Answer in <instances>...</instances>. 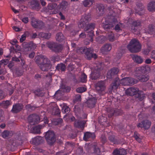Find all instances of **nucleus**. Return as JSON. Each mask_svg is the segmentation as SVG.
<instances>
[{
    "label": "nucleus",
    "mask_w": 155,
    "mask_h": 155,
    "mask_svg": "<svg viewBox=\"0 0 155 155\" xmlns=\"http://www.w3.org/2000/svg\"><path fill=\"white\" fill-rule=\"evenodd\" d=\"M108 15L107 16V18L105 21V23L102 24V27L105 30H108L114 28L116 24V17L115 16V13L113 9L110 8H108Z\"/></svg>",
    "instance_id": "obj_2"
},
{
    "label": "nucleus",
    "mask_w": 155,
    "mask_h": 155,
    "mask_svg": "<svg viewBox=\"0 0 155 155\" xmlns=\"http://www.w3.org/2000/svg\"><path fill=\"white\" fill-rule=\"evenodd\" d=\"M107 39L110 41H113L115 40L114 34L112 32L109 33L107 35Z\"/></svg>",
    "instance_id": "obj_45"
},
{
    "label": "nucleus",
    "mask_w": 155,
    "mask_h": 155,
    "mask_svg": "<svg viewBox=\"0 0 155 155\" xmlns=\"http://www.w3.org/2000/svg\"><path fill=\"white\" fill-rule=\"evenodd\" d=\"M103 64L101 62H98L96 64L93 72L91 74L92 80H96L100 76V71L102 70Z\"/></svg>",
    "instance_id": "obj_7"
},
{
    "label": "nucleus",
    "mask_w": 155,
    "mask_h": 155,
    "mask_svg": "<svg viewBox=\"0 0 155 155\" xmlns=\"http://www.w3.org/2000/svg\"><path fill=\"white\" fill-rule=\"evenodd\" d=\"M147 9L150 12L155 11V2L152 1L150 2L148 5Z\"/></svg>",
    "instance_id": "obj_28"
},
{
    "label": "nucleus",
    "mask_w": 155,
    "mask_h": 155,
    "mask_svg": "<svg viewBox=\"0 0 155 155\" xmlns=\"http://www.w3.org/2000/svg\"><path fill=\"white\" fill-rule=\"evenodd\" d=\"M108 138L109 140L111 142H114L115 141V137L114 135H110L109 136Z\"/></svg>",
    "instance_id": "obj_61"
},
{
    "label": "nucleus",
    "mask_w": 155,
    "mask_h": 155,
    "mask_svg": "<svg viewBox=\"0 0 155 155\" xmlns=\"http://www.w3.org/2000/svg\"><path fill=\"white\" fill-rule=\"evenodd\" d=\"M87 121L86 120H79L77 121H75L74 123V126L77 123L78 125V126H84L86 123Z\"/></svg>",
    "instance_id": "obj_47"
},
{
    "label": "nucleus",
    "mask_w": 155,
    "mask_h": 155,
    "mask_svg": "<svg viewBox=\"0 0 155 155\" xmlns=\"http://www.w3.org/2000/svg\"><path fill=\"white\" fill-rule=\"evenodd\" d=\"M46 45L52 51L55 53L61 52L63 49V46L55 42H48Z\"/></svg>",
    "instance_id": "obj_6"
},
{
    "label": "nucleus",
    "mask_w": 155,
    "mask_h": 155,
    "mask_svg": "<svg viewBox=\"0 0 155 155\" xmlns=\"http://www.w3.org/2000/svg\"><path fill=\"white\" fill-rule=\"evenodd\" d=\"M56 69L58 70H60L61 71H64L66 69V67L64 64L61 63L58 64L56 67Z\"/></svg>",
    "instance_id": "obj_41"
},
{
    "label": "nucleus",
    "mask_w": 155,
    "mask_h": 155,
    "mask_svg": "<svg viewBox=\"0 0 155 155\" xmlns=\"http://www.w3.org/2000/svg\"><path fill=\"white\" fill-rule=\"evenodd\" d=\"M50 34L43 32H40L38 34V36L40 38H43L45 39H48L50 38Z\"/></svg>",
    "instance_id": "obj_34"
},
{
    "label": "nucleus",
    "mask_w": 155,
    "mask_h": 155,
    "mask_svg": "<svg viewBox=\"0 0 155 155\" xmlns=\"http://www.w3.org/2000/svg\"><path fill=\"white\" fill-rule=\"evenodd\" d=\"M138 91V89L136 87H131L127 89L125 91L127 95L130 96H135Z\"/></svg>",
    "instance_id": "obj_19"
},
{
    "label": "nucleus",
    "mask_w": 155,
    "mask_h": 155,
    "mask_svg": "<svg viewBox=\"0 0 155 155\" xmlns=\"http://www.w3.org/2000/svg\"><path fill=\"white\" fill-rule=\"evenodd\" d=\"M51 60L55 63L56 61H58L59 60V57L58 55H53L50 58Z\"/></svg>",
    "instance_id": "obj_54"
},
{
    "label": "nucleus",
    "mask_w": 155,
    "mask_h": 155,
    "mask_svg": "<svg viewBox=\"0 0 155 155\" xmlns=\"http://www.w3.org/2000/svg\"><path fill=\"white\" fill-rule=\"evenodd\" d=\"M92 1L93 0H85L83 2V5L84 6L86 7L89 5L90 3L92 4Z\"/></svg>",
    "instance_id": "obj_57"
},
{
    "label": "nucleus",
    "mask_w": 155,
    "mask_h": 155,
    "mask_svg": "<svg viewBox=\"0 0 155 155\" xmlns=\"http://www.w3.org/2000/svg\"><path fill=\"white\" fill-rule=\"evenodd\" d=\"M113 154L114 155H126V152L124 149L120 150L115 149L113 151Z\"/></svg>",
    "instance_id": "obj_26"
},
{
    "label": "nucleus",
    "mask_w": 155,
    "mask_h": 155,
    "mask_svg": "<svg viewBox=\"0 0 155 155\" xmlns=\"http://www.w3.org/2000/svg\"><path fill=\"white\" fill-rule=\"evenodd\" d=\"M8 62V59L6 60H2L0 61V65L1 67L2 65L5 66Z\"/></svg>",
    "instance_id": "obj_59"
},
{
    "label": "nucleus",
    "mask_w": 155,
    "mask_h": 155,
    "mask_svg": "<svg viewBox=\"0 0 155 155\" xmlns=\"http://www.w3.org/2000/svg\"><path fill=\"white\" fill-rule=\"evenodd\" d=\"M106 118L102 116H101L98 117V121L100 125H105L104 123L106 122Z\"/></svg>",
    "instance_id": "obj_37"
},
{
    "label": "nucleus",
    "mask_w": 155,
    "mask_h": 155,
    "mask_svg": "<svg viewBox=\"0 0 155 155\" xmlns=\"http://www.w3.org/2000/svg\"><path fill=\"white\" fill-rule=\"evenodd\" d=\"M148 30L151 32H153L154 31V26L152 25H150L148 26Z\"/></svg>",
    "instance_id": "obj_63"
},
{
    "label": "nucleus",
    "mask_w": 155,
    "mask_h": 155,
    "mask_svg": "<svg viewBox=\"0 0 155 155\" xmlns=\"http://www.w3.org/2000/svg\"><path fill=\"white\" fill-rule=\"evenodd\" d=\"M86 88L84 87H79L76 89V91L78 93H82L86 90Z\"/></svg>",
    "instance_id": "obj_55"
},
{
    "label": "nucleus",
    "mask_w": 155,
    "mask_h": 155,
    "mask_svg": "<svg viewBox=\"0 0 155 155\" xmlns=\"http://www.w3.org/2000/svg\"><path fill=\"white\" fill-rule=\"evenodd\" d=\"M104 6L102 4H99L97 5V9H98L99 12H103L104 9Z\"/></svg>",
    "instance_id": "obj_60"
},
{
    "label": "nucleus",
    "mask_w": 155,
    "mask_h": 155,
    "mask_svg": "<svg viewBox=\"0 0 155 155\" xmlns=\"http://www.w3.org/2000/svg\"><path fill=\"white\" fill-rule=\"evenodd\" d=\"M122 83L124 85H133L137 83V80L130 77H126L121 80Z\"/></svg>",
    "instance_id": "obj_13"
},
{
    "label": "nucleus",
    "mask_w": 155,
    "mask_h": 155,
    "mask_svg": "<svg viewBox=\"0 0 155 155\" xmlns=\"http://www.w3.org/2000/svg\"><path fill=\"white\" fill-rule=\"evenodd\" d=\"M105 40L106 38L103 36H99L96 38L97 41L100 44H102L104 43Z\"/></svg>",
    "instance_id": "obj_44"
},
{
    "label": "nucleus",
    "mask_w": 155,
    "mask_h": 155,
    "mask_svg": "<svg viewBox=\"0 0 155 155\" xmlns=\"http://www.w3.org/2000/svg\"><path fill=\"white\" fill-rule=\"evenodd\" d=\"M81 96L80 94H77L76 95L75 98V101H81Z\"/></svg>",
    "instance_id": "obj_64"
},
{
    "label": "nucleus",
    "mask_w": 155,
    "mask_h": 155,
    "mask_svg": "<svg viewBox=\"0 0 155 155\" xmlns=\"http://www.w3.org/2000/svg\"><path fill=\"white\" fill-rule=\"evenodd\" d=\"M95 26V24L94 23H89L88 22L86 27L84 28V31H92V30H93Z\"/></svg>",
    "instance_id": "obj_25"
},
{
    "label": "nucleus",
    "mask_w": 155,
    "mask_h": 155,
    "mask_svg": "<svg viewBox=\"0 0 155 155\" xmlns=\"http://www.w3.org/2000/svg\"><path fill=\"white\" fill-rule=\"evenodd\" d=\"M97 91L99 92L104 91L105 89V82L104 81H101L98 82L95 86Z\"/></svg>",
    "instance_id": "obj_16"
},
{
    "label": "nucleus",
    "mask_w": 155,
    "mask_h": 155,
    "mask_svg": "<svg viewBox=\"0 0 155 155\" xmlns=\"http://www.w3.org/2000/svg\"><path fill=\"white\" fill-rule=\"evenodd\" d=\"M141 23L140 21H133L131 24L130 26L131 31L134 34L138 35L140 32L138 29V27L140 25Z\"/></svg>",
    "instance_id": "obj_12"
},
{
    "label": "nucleus",
    "mask_w": 155,
    "mask_h": 155,
    "mask_svg": "<svg viewBox=\"0 0 155 155\" xmlns=\"http://www.w3.org/2000/svg\"><path fill=\"white\" fill-rule=\"evenodd\" d=\"M44 142L43 137L40 136H37L32 139V143L34 145H38L43 143Z\"/></svg>",
    "instance_id": "obj_20"
},
{
    "label": "nucleus",
    "mask_w": 155,
    "mask_h": 155,
    "mask_svg": "<svg viewBox=\"0 0 155 155\" xmlns=\"http://www.w3.org/2000/svg\"><path fill=\"white\" fill-rule=\"evenodd\" d=\"M88 22L87 21H85V20L83 19L82 18L79 21L78 26L80 28H85L87 25L88 24Z\"/></svg>",
    "instance_id": "obj_29"
},
{
    "label": "nucleus",
    "mask_w": 155,
    "mask_h": 155,
    "mask_svg": "<svg viewBox=\"0 0 155 155\" xmlns=\"http://www.w3.org/2000/svg\"><path fill=\"white\" fill-rule=\"evenodd\" d=\"M112 48L111 45L109 44H106L102 47L101 50V52L104 54L105 52L109 51Z\"/></svg>",
    "instance_id": "obj_24"
},
{
    "label": "nucleus",
    "mask_w": 155,
    "mask_h": 155,
    "mask_svg": "<svg viewBox=\"0 0 155 155\" xmlns=\"http://www.w3.org/2000/svg\"><path fill=\"white\" fill-rule=\"evenodd\" d=\"M83 20H85L86 21H87L88 22L91 19V15L90 13H88L87 15H86L84 17L81 18Z\"/></svg>",
    "instance_id": "obj_49"
},
{
    "label": "nucleus",
    "mask_w": 155,
    "mask_h": 155,
    "mask_svg": "<svg viewBox=\"0 0 155 155\" xmlns=\"http://www.w3.org/2000/svg\"><path fill=\"white\" fill-rule=\"evenodd\" d=\"M70 109L68 106L64 105L62 108L61 111L62 113L66 114L65 115L66 116L70 112Z\"/></svg>",
    "instance_id": "obj_39"
},
{
    "label": "nucleus",
    "mask_w": 155,
    "mask_h": 155,
    "mask_svg": "<svg viewBox=\"0 0 155 155\" xmlns=\"http://www.w3.org/2000/svg\"><path fill=\"white\" fill-rule=\"evenodd\" d=\"M140 134L136 131L134 132V137L135 139L139 143H140L141 142V139L139 137Z\"/></svg>",
    "instance_id": "obj_46"
},
{
    "label": "nucleus",
    "mask_w": 155,
    "mask_h": 155,
    "mask_svg": "<svg viewBox=\"0 0 155 155\" xmlns=\"http://www.w3.org/2000/svg\"><path fill=\"white\" fill-rule=\"evenodd\" d=\"M23 108V105L21 104L17 103L13 105L11 111L13 113H17L21 111Z\"/></svg>",
    "instance_id": "obj_18"
},
{
    "label": "nucleus",
    "mask_w": 155,
    "mask_h": 155,
    "mask_svg": "<svg viewBox=\"0 0 155 155\" xmlns=\"http://www.w3.org/2000/svg\"><path fill=\"white\" fill-rule=\"evenodd\" d=\"M94 152L95 153L97 154H99L100 153V150L97 147H94Z\"/></svg>",
    "instance_id": "obj_62"
},
{
    "label": "nucleus",
    "mask_w": 155,
    "mask_h": 155,
    "mask_svg": "<svg viewBox=\"0 0 155 155\" xmlns=\"http://www.w3.org/2000/svg\"><path fill=\"white\" fill-rule=\"evenodd\" d=\"M52 122V124L54 125H61L63 123V120L62 119L58 118L54 119Z\"/></svg>",
    "instance_id": "obj_31"
},
{
    "label": "nucleus",
    "mask_w": 155,
    "mask_h": 155,
    "mask_svg": "<svg viewBox=\"0 0 155 155\" xmlns=\"http://www.w3.org/2000/svg\"><path fill=\"white\" fill-rule=\"evenodd\" d=\"M37 107L36 106L31 105V104H28L25 107L26 110L30 111L34 110Z\"/></svg>",
    "instance_id": "obj_40"
},
{
    "label": "nucleus",
    "mask_w": 155,
    "mask_h": 155,
    "mask_svg": "<svg viewBox=\"0 0 155 155\" xmlns=\"http://www.w3.org/2000/svg\"><path fill=\"white\" fill-rule=\"evenodd\" d=\"M68 6V3L67 2L64 1H63L61 5V8L64 10L67 8Z\"/></svg>",
    "instance_id": "obj_52"
},
{
    "label": "nucleus",
    "mask_w": 155,
    "mask_h": 155,
    "mask_svg": "<svg viewBox=\"0 0 155 155\" xmlns=\"http://www.w3.org/2000/svg\"><path fill=\"white\" fill-rule=\"evenodd\" d=\"M12 133L8 131L5 130L2 133V137L5 139H7L12 136Z\"/></svg>",
    "instance_id": "obj_36"
},
{
    "label": "nucleus",
    "mask_w": 155,
    "mask_h": 155,
    "mask_svg": "<svg viewBox=\"0 0 155 155\" xmlns=\"http://www.w3.org/2000/svg\"><path fill=\"white\" fill-rule=\"evenodd\" d=\"M150 71V68L148 65L138 67L135 71V75L137 77L143 74L148 73Z\"/></svg>",
    "instance_id": "obj_9"
},
{
    "label": "nucleus",
    "mask_w": 155,
    "mask_h": 155,
    "mask_svg": "<svg viewBox=\"0 0 155 155\" xmlns=\"http://www.w3.org/2000/svg\"><path fill=\"white\" fill-rule=\"evenodd\" d=\"M127 48L131 52L136 53L140 51L141 46L138 41L134 38L131 40L127 45Z\"/></svg>",
    "instance_id": "obj_4"
},
{
    "label": "nucleus",
    "mask_w": 155,
    "mask_h": 155,
    "mask_svg": "<svg viewBox=\"0 0 155 155\" xmlns=\"http://www.w3.org/2000/svg\"><path fill=\"white\" fill-rule=\"evenodd\" d=\"M56 39L58 41L61 42L64 39L65 37L61 32H59L56 35Z\"/></svg>",
    "instance_id": "obj_33"
},
{
    "label": "nucleus",
    "mask_w": 155,
    "mask_h": 155,
    "mask_svg": "<svg viewBox=\"0 0 155 155\" xmlns=\"http://www.w3.org/2000/svg\"><path fill=\"white\" fill-rule=\"evenodd\" d=\"M139 81L144 82L147 81L149 78V77L148 75L142 74L139 76L137 77Z\"/></svg>",
    "instance_id": "obj_30"
},
{
    "label": "nucleus",
    "mask_w": 155,
    "mask_h": 155,
    "mask_svg": "<svg viewBox=\"0 0 155 155\" xmlns=\"http://www.w3.org/2000/svg\"><path fill=\"white\" fill-rule=\"evenodd\" d=\"M132 58L134 61L137 63L140 64L143 62V60L140 56H138L136 54H133Z\"/></svg>",
    "instance_id": "obj_27"
},
{
    "label": "nucleus",
    "mask_w": 155,
    "mask_h": 155,
    "mask_svg": "<svg viewBox=\"0 0 155 155\" xmlns=\"http://www.w3.org/2000/svg\"><path fill=\"white\" fill-rule=\"evenodd\" d=\"M32 26L34 28L38 29H42L44 27V23L41 21L36 20L35 19H32L31 21Z\"/></svg>",
    "instance_id": "obj_15"
},
{
    "label": "nucleus",
    "mask_w": 155,
    "mask_h": 155,
    "mask_svg": "<svg viewBox=\"0 0 155 155\" xmlns=\"http://www.w3.org/2000/svg\"><path fill=\"white\" fill-rule=\"evenodd\" d=\"M57 5V4L55 3H51L48 4V8L49 10H52L56 8Z\"/></svg>",
    "instance_id": "obj_53"
},
{
    "label": "nucleus",
    "mask_w": 155,
    "mask_h": 155,
    "mask_svg": "<svg viewBox=\"0 0 155 155\" xmlns=\"http://www.w3.org/2000/svg\"><path fill=\"white\" fill-rule=\"evenodd\" d=\"M107 114L109 117H111L113 116H117L121 115L123 114L122 110L120 108H110L107 109Z\"/></svg>",
    "instance_id": "obj_10"
},
{
    "label": "nucleus",
    "mask_w": 155,
    "mask_h": 155,
    "mask_svg": "<svg viewBox=\"0 0 155 155\" xmlns=\"http://www.w3.org/2000/svg\"><path fill=\"white\" fill-rule=\"evenodd\" d=\"M50 109L51 110L52 113H54V115L59 114H60L61 111L58 108L51 106L50 107Z\"/></svg>",
    "instance_id": "obj_35"
},
{
    "label": "nucleus",
    "mask_w": 155,
    "mask_h": 155,
    "mask_svg": "<svg viewBox=\"0 0 155 155\" xmlns=\"http://www.w3.org/2000/svg\"><path fill=\"white\" fill-rule=\"evenodd\" d=\"M27 119L28 123L31 125H35L38 124L40 120L39 116L35 114H30L28 116Z\"/></svg>",
    "instance_id": "obj_11"
},
{
    "label": "nucleus",
    "mask_w": 155,
    "mask_h": 155,
    "mask_svg": "<svg viewBox=\"0 0 155 155\" xmlns=\"http://www.w3.org/2000/svg\"><path fill=\"white\" fill-rule=\"evenodd\" d=\"M23 68L22 67H21L17 68L16 69L15 74L18 76H20L23 74Z\"/></svg>",
    "instance_id": "obj_42"
},
{
    "label": "nucleus",
    "mask_w": 155,
    "mask_h": 155,
    "mask_svg": "<svg viewBox=\"0 0 155 155\" xmlns=\"http://www.w3.org/2000/svg\"><path fill=\"white\" fill-rule=\"evenodd\" d=\"M134 97L136 100L141 101L144 99L145 96L143 91H138Z\"/></svg>",
    "instance_id": "obj_22"
},
{
    "label": "nucleus",
    "mask_w": 155,
    "mask_h": 155,
    "mask_svg": "<svg viewBox=\"0 0 155 155\" xmlns=\"http://www.w3.org/2000/svg\"><path fill=\"white\" fill-rule=\"evenodd\" d=\"M39 3L36 0H32L30 2V8L34 9H38L39 8Z\"/></svg>",
    "instance_id": "obj_23"
},
{
    "label": "nucleus",
    "mask_w": 155,
    "mask_h": 155,
    "mask_svg": "<svg viewBox=\"0 0 155 155\" xmlns=\"http://www.w3.org/2000/svg\"><path fill=\"white\" fill-rule=\"evenodd\" d=\"M95 137V136L94 133H91L90 132H87L84 133L83 137V139L84 140L87 141L90 138L93 139Z\"/></svg>",
    "instance_id": "obj_21"
},
{
    "label": "nucleus",
    "mask_w": 155,
    "mask_h": 155,
    "mask_svg": "<svg viewBox=\"0 0 155 155\" xmlns=\"http://www.w3.org/2000/svg\"><path fill=\"white\" fill-rule=\"evenodd\" d=\"M79 50L82 54H85V57L88 60H91L92 58L94 59L97 58L96 54L93 53L94 49L92 48H87L86 47H82L80 48Z\"/></svg>",
    "instance_id": "obj_5"
},
{
    "label": "nucleus",
    "mask_w": 155,
    "mask_h": 155,
    "mask_svg": "<svg viewBox=\"0 0 155 155\" xmlns=\"http://www.w3.org/2000/svg\"><path fill=\"white\" fill-rule=\"evenodd\" d=\"M10 104V102L9 101H4L0 104V105L2 107L6 108Z\"/></svg>",
    "instance_id": "obj_43"
},
{
    "label": "nucleus",
    "mask_w": 155,
    "mask_h": 155,
    "mask_svg": "<svg viewBox=\"0 0 155 155\" xmlns=\"http://www.w3.org/2000/svg\"><path fill=\"white\" fill-rule=\"evenodd\" d=\"M88 33L87 36L90 38V41L92 42L93 41V37L94 36V31H87Z\"/></svg>",
    "instance_id": "obj_51"
},
{
    "label": "nucleus",
    "mask_w": 155,
    "mask_h": 155,
    "mask_svg": "<svg viewBox=\"0 0 155 155\" xmlns=\"http://www.w3.org/2000/svg\"><path fill=\"white\" fill-rule=\"evenodd\" d=\"M125 51V50L124 48L120 49L117 55L119 58H120L122 56L123 54H124Z\"/></svg>",
    "instance_id": "obj_58"
},
{
    "label": "nucleus",
    "mask_w": 155,
    "mask_h": 155,
    "mask_svg": "<svg viewBox=\"0 0 155 155\" xmlns=\"http://www.w3.org/2000/svg\"><path fill=\"white\" fill-rule=\"evenodd\" d=\"M22 46L23 49L25 51H31L32 49H33L35 48V44L32 42H25L22 43Z\"/></svg>",
    "instance_id": "obj_14"
},
{
    "label": "nucleus",
    "mask_w": 155,
    "mask_h": 155,
    "mask_svg": "<svg viewBox=\"0 0 155 155\" xmlns=\"http://www.w3.org/2000/svg\"><path fill=\"white\" fill-rule=\"evenodd\" d=\"M34 60L40 69L43 71H48L51 67L50 60L45 56L39 55L36 56Z\"/></svg>",
    "instance_id": "obj_1"
},
{
    "label": "nucleus",
    "mask_w": 155,
    "mask_h": 155,
    "mask_svg": "<svg viewBox=\"0 0 155 155\" xmlns=\"http://www.w3.org/2000/svg\"><path fill=\"white\" fill-rule=\"evenodd\" d=\"M87 75L84 74H82L80 76V81L83 83L86 82L87 81Z\"/></svg>",
    "instance_id": "obj_50"
},
{
    "label": "nucleus",
    "mask_w": 155,
    "mask_h": 155,
    "mask_svg": "<svg viewBox=\"0 0 155 155\" xmlns=\"http://www.w3.org/2000/svg\"><path fill=\"white\" fill-rule=\"evenodd\" d=\"M97 102V99L95 97L89 98L85 102V104L87 107L90 108L94 107Z\"/></svg>",
    "instance_id": "obj_17"
},
{
    "label": "nucleus",
    "mask_w": 155,
    "mask_h": 155,
    "mask_svg": "<svg viewBox=\"0 0 155 155\" xmlns=\"http://www.w3.org/2000/svg\"><path fill=\"white\" fill-rule=\"evenodd\" d=\"M151 125V122L148 120H143L139 123L137 126H141L143 125V126H150Z\"/></svg>",
    "instance_id": "obj_38"
},
{
    "label": "nucleus",
    "mask_w": 155,
    "mask_h": 155,
    "mask_svg": "<svg viewBox=\"0 0 155 155\" xmlns=\"http://www.w3.org/2000/svg\"><path fill=\"white\" fill-rule=\"evenodd\" d=\"M45 139L48 144L52 145L56 141V136L53 131H48L46 133Z\"/></svg>",
    "instance_id": "obj_8"
},
{
    "label": "nucleus",
    "mask_w": 155,
    "mask_h": 155,
    "mask_svg": "<svg viewBox=\"0 0 155 155\" xmlns=\"http://www.w3.org/2000/svg\"><path fill=\"white\" fill-rule=\"evenodd\" d=\"M119 71L118 68H113L109 70L107 73V78L109 79H115L114 83L111 84L109 89L111 90L116 89L119 85V80L117 74Z\"/></svg>",
    "instance_id": "obj_3"
},
{
    "label": "nucleus",
    "mask_w": 155,
    "mask_h": 155,
    "mask_svg": "<svg viewBox=\"0 0 155 155\" xmlns=\"http://www.w3.org/2000/svg\"><path fill=\"white\" fill-rule=\"evenodd\" d=\"M42 127H32L31 129V132L35 134H39L40 133V130Z\"/></svg>",
    "instance_id": "obj_32"
},
{
    "label": "nucleus",
    "mask_w": 155,
    "mask_h": 155,
    "mask_svg": "<svg viewBox=\"0 0 155 155\" xmlns=\"http://www.w3.org/2000/svg\"><path fill=\"white\" fill-rule=\"evenodd\" d=\"M116 21L117 22L114 25V27L113 28H114V29L115 31H118L119 30H120V25H119L118 24V21L117 19Z\"/></svg>",
    "instance_id": "obj_56"
},
{
    "label": "nucleus",
    "mask_w": 155,
    "mask_h": 155,
    "mask_svg": "<svg viewBox=\"0 0 155 155\" xmlns=\"http://www.w3.org/2000/svg\"><path fill=\"white\" fill-rule=\"evenodd\" d=\"M61 88L62 89L64 90V91L67 92H69L71 90L70 87L65 85H62Z\"/></svg>",
    "instance_id": "obj_48"
}]
</instances>
